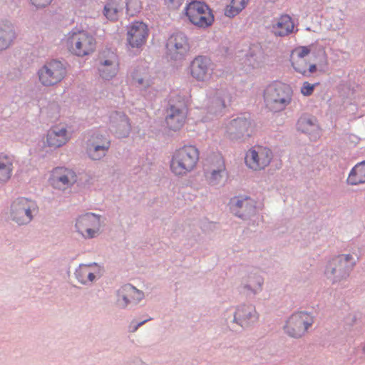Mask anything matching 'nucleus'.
<instances>
[{
  "label": "nucleus",
  "instance_id": "nucleus-1",
  "mask_svg": "<svg viewBox=\"0 0 365 365\" xmlns=\"http://www.w3.org/2000/svg\"><path fill=\"white\" fill-rule=\"evenodd\" d=\"M200 153L194 145H184L176 150L171 158L170 168L176 175H183L192 171L199 160Z\"/></svg>",
  "mask_w": 365,
  "mask_h": 365
},
{
  "label": "nucleus",
  "instance_id": "nucleus-2",
  "mask_svg": "<svg viewBox=\"0 0 365 365\" xmlns=\"http://www.w3.org/2000/svg\"><path fill=\"white\" fill-rule=\"evenodd\" d=\"M263 96L265 106L269 110L279 112L291 103L292 91L286 84L274 82L266 87Z\"/></svg>",
  "mask_w": 365,
  "mask_h": 365
},
{
  "label": "nucleus",
  "instance_id": "nucleus-3",
  "mask_svg": "<svg viewBox=\"0 0 365 365\" xmlns=\"http://www.w3.org/2000/svg\"><path fill=\"white\" fill-rule=\"evenodd\" d=\"M65 46L73 56L83 57L93 53L96 47L94 36L84 30L69 32L64 40Z\"/></svg>",
  "mask_w": 365,
  "mask_h": 365
},
{
  "label": "nucleus",
  "instance_id": "nucleus-4",
  "mask_svg": "<svg viewBox=\"0 0 365 365\" xmlns=\"http://www.w3.org/2000/svg\"><path fill=\"white\" fill-rule=\"evenodd\" d=\"M185 14L189 21L199 28H207L214 22V16L205 3L192 1L187 4Z\"/></svg>",
  "mask_w": 365,
  "mask_h": 365
},
{
  "label": "nucleus",
  "instance_id": "nucleus-5",
  "mask_svg": "<svg viewBox=\"0 0 365 365\" xmlns=\"http://www.w3.org/2000/svg\"><path fill=\"white\" fill-rule=\"evenodd\" d=\"M272 158L273 153L269 148L255 145L247 151L245 161L250 169L257 171L267 167Z\"/></svg>",
  "mask_w": 365,
  "mask_h": 365
},
{
  "label": "nucleus",
  "instance_id": "nucleus-6",
  "mask_svg": "<svg viewBox=\"0 0 365 365\" xmlns=\"http://www.w3.org/2000/svg\"><path fill=\"white\" fill-rule=\"evenodd\" d=\"M66 73V68L58 61L48 62L38 71V80L44 86L57 84L64 78Z\"/></svg>",
  "mask_w": 365,
  "mask_h": 365
},
{
  "label": "nucleus",
  "instance_id": "nucleus-7",
  "mask_svg": "<svg viewBox=\"0 0 365 365\" xmlns=\"http://www.w3.org/2000/svg\"><path fill=\"white\" fill-rule=\"evenodd\" d=\"M312 317L307 312L293 314L284 327L285 331L292 337H301L313 324Z\"/></svg>",
  "mask_w": 365,
  "mask_h": 365
},
{
  "label": "nucleus",
  "instance_id": "nucleus-8",
  "mask_svg": "<svg viewBox=\"0 0 365 365\" xmlns=\"http://www.w3.org/2000/svg\"><path fill=\"white\" fill-rule=\"evenodd\" d=\"M76 181L75 172L63 167L54 168L49 178V183L52 187L63 191L71 188Z\"/></svg>",
  "mask_w": 365,
  "mask_h": 365
},
{
  "label": "nucleus",
  "instance_id": "nucleus-9",
  "mask_svg": "<svg viewBox=\"0 0 365 365\" xmlns=\"http://www.w3.org/2000/svg\"><path fill=\"white\" fill-rule=\"evenodd\" d=\"M310 49L307 46H299L294 48L290 56V61L294 69L304 75L309 76L317 71L315 64H309L306 57L309 54Z\"/></svg>",
  "mask_w": 365,
  "mask_h": 365
},
{
  "label": "nucleus",
  "instance_id": "nucleus-10",
  "mask_svg": "<svg viewBox=\"0 0 365 365\" xmlns=\"http://www.w3.org/2000/svg\"><path fill=\"white\" fill-rule=\"evenodd\" d=\"M100 217L92 213H86L80 216L76 223L77 231L84 238H93L100 231Z\"/></svg>",
  "mask_w": 365,
  "mask_h": 365
},
{
  "label": "nucleus",
  "instance_id": "nucleus-11",
  "mask_svg": "<svg viewBox=\"0 0 365 365\" xmlns=\"http://www.w3.org/2000/svg\"><path fill=\"white\" fill-rule=\"evenodd\" d=\"M34 203L26 198H19L11 205V215L12 220L19 225L27 224L32 220V210Z\"/></svg>",
  "mask_w": 365,
  "mask_h": 365
},
{
  "label": "nucleus",
  "instance_id": "nucleus-12",
  "mask_svg": "<svg viewBox=\"0 0 365 365\" xmlns=\"http://www.w3.org/2000/svg\"><path fill=\"white\" fill-rule=\"evenodd\" d=\"M190 73L197 81H208L212 73L210 59L202 56L195 58L190 66Z\"/></svg>",
  "mask_w": 365,
  "mask_h": 365
},
{
  "label": "nucleus",
  "instance_id": "nucleus-13",
  "mask_svg": "<svg viewBox=\"0 0 365 365\" xmlns=\"http://www.w3.org/2000/svg\"><path fill=\"white\" fill-rule=\"evenodd\" d=\"M149 31L145 24L135 21L128 26L127 41L132 48H140L148 37Z\"/></svg>",
  "mask_w": 365,
  "mask_h": 365
},
{
  "label": "nucleus",
  "instance_id": "nucleus-14",
  "mask_svg": "<svg viewBox=\"0 0 365 365\" xmlns=\"http://www.w3.org/2000/svg\"><path fill=\"white\" fill-rule=\"evenodd\" d=\"M169 55L173 58H178L185 55L189 50V44L186 36L180 32L170 36L166 44Z\"/></svg>",
  "mask_w": 365,
  "mask_h": 365
},
{
  "label": "nucleus",
  "instance_id": "nucleus-15",
  "mask_svg": "<svg viewBox=\"0 0 365 365\" xmlns=\"http://www.w3.org/2000/svg\"><path fill=\"white\" fill-rule=\"evenodd\" d=\"M119 63L117 56L109 53L107 56L100 57L98 67L99 74L103 79L109 80L116 76L118 72Z\"/></svg>",
  "mask_w": 365,
  "mask_h": 365
},
{
  "label": "nucleus",
  "instance_id": "nucleus-16",
  "mask_svg": "<svg viewBox=\"0 0 365 365\" xmlns=\"http://www.w3.org/2000/svg\"><path fill=\"white\" fill-rule=\"evenodd\" d=\"M186 107L183 102H179L177 106H170L166 117V123L170 130L180 129L185 121Z\"/></svg>",
  "mask_w": 365,
  "mask_h": 365
},
{
  "label": "nucleus",
  "instance_id": "nucleus-17",
  "mask_svg": "<svg viewBox=\"0 0 365 365\" xmlns=\"http://www.w3.org/2000/svg\"><path fill=\"white\" fill-rule=\"evenodd\" d=\"M109 146L110 142L107 138L99 134L93 135L89 140L88 155L93 160H99L106 155Z\"/></svg>",
  "mask_w": 365,
  "mask_h": 365
},
{
  "label": "nucleus",
  "instance_id": "nucleus-18",
  "mask_svg": "<svg viewBox=\"0 0 365 365\" xmlns=\"http://www.w3.org/2000/svg\"><path fill=\"white\" fill-rule=\"evenodd\" d=\"M69 140L66 128L58 125L51 128L46 135V145L51 148H58L65 145Z\"/></svg>",
  "mask_w": 365,
  "mask_h": 365
},
{
  "label": "nucleus",
  "instance_id": "nucleus-19",
  "mask_svg": "<svg viewBox=\"0 0 365 365\" xmlns=\"http://www.w3.org/2000/svg\"><path fill=\"white\" fill-rule=\"evenodd\" d=\"M294 22L287 14L280 16L272 26V31L275 36H284L292 33Z\"/></svg>",
  "mask_w": 365,
  "mask_h": 365
},
{
  "label": "nucleus",
  "instance_id": "nucleus-20",
  "mask_svg": "<svg viewBox=\"0 0 365 365\" xmlns=\"http://www.w3.org/2000/svg\"><path fill=\"white\" fill-rule=\"evenodd\" d=\"M250 126V121L245 118H237L229 122L226 129L229 135L240 137L247 133Z\"/></svg>",
  "mask_w": 365,
  "mask_h": 365
},
{
  "label": "nucleus",
  "instance_id": "nucleus-21",
  "mask_svg": "<svg viewBox=\"0 0 365 365\" xmlns=\"http://www.w3.org/2000/svg\"><path fill=\"white\" fill-rule=\"evenodd\" d=\"M115 133L119 138L126 137L130 130L128 118L123 113H115L111 116Z\"/></svg>",
  "mask_w": 365,
  "mask_h": 365
},
{
  "label": "nucleus",
  "instance_id": "nucleus-22",
  "mask_svg": "<svg viewBox=\"0 0 365 365\" xmlns=\"http://www.w3.org/2000/svg\"><path fill=\"white\" fill-rule=\"evenodd\" d=\"M347 182L352 185L365 183V160L357 163L350 171Z\"/></svg>",
  "mask_w": 365,
  "mask_h": 365
},
{
  "label": "nucleus",
  "instance_id": "nucleus-23",
  "mask_svg": "<svg viewBox=\"0 0 365 365\" xmlns=\"http://www.w3.org/2000/svg\"><path fill=\"white\" fill-rule=\"evenodd\" d=\"M216 162L217 163V168H212L210 170L207 171L205 174L207 180L212 185L218 184L221 181L225 170L224 161L221 157H217Z\"/></svg>",
  "mask_w": 365,
  "mask_h": 365
},
{
  "label": "nucleus",
  "instance_id": "nucleus-24",
  "mask_svg": "<svg viewBox=\"0 0 365 365\" xmlns=\"http://www.w3.org/2000/svg\"><path fill=\"white\" fill-rule=\"evenodd\" d=\"M13 172V160L11 157L0 154V183L7 182Z\"/></svg>",
  "mask_w": 365,
  "mask_h": 365
},
{
  "label": "nucleus",
  "instance_id": "nucleus-25",
  "mask_svg": "<svg viewBox=\"0 0 365 365\" xmlns=\"http://www.w3.org/2000/svg\"><path fill=\"white\" fill-rule=\"evenodd\" d=\"M120 293L124 300L123 305L130 302H138L143 297V293L130 284L125 285Z\"/></svg>",
  "mask_w": 365,
  "mask_h": 365
},
{
  "label": "nucleus",
  "instance_id": "nucleus-26",
  "mask_svg": "<svg viewBox=\"0 0 365 365\" xmlns=\"http://www.w3.org/2000/svg\"><path fill=\"white\" fill-rule=\"evenodd\" d=\"M230 206L235 215L243 217V213H241L240 210L245 206V211H248L252 207V200L249 197H234L230 200Z\"/></svg>",
  "mask_w": 365,
  "mask_h": 365
},
{
  "label": "nucleus",
  "instance_id": "nucleus-27",
  "mask_svg": "<svg viewBox=\"0 0 365 365\" xmlns=\"http://www.w3.org/2000/svg\"><path fill=\"white\" fill-rule=\"evenodd\" d=\"M121 0H108L104 6L103 14L110 21L118 19Z\"/></svg>",
  "mask_w": 365,
  "mask_h": 365
},
{
  "label": "nucleus",
  "instance_id": "nucleus-28",
  "mask_svg": "<svg viewBox=\"0 0 365 365\" xmlns=\"http://www.w3.org/2000/svg\"><path fill=\"white\" fill-rule=\"evenodd\" d=\"M250 0H232L225 9V14L228 17H234L239 14L248 4Z\"/></svg>",
  "mask_w": 365,
  "mask_h": 365
},
{
  "label": "nucleus",
  "instance_id": "nucleus-29",
  "mask_svg": "<svg viewBox=\"0 0 365 365\" xmlns=\"http://www.w3.org/2000/svg\"><path fill=\"white\" fill-rule=\"evenodd\" d=\"M255 309L252 306H242L239 307L235 315V319L239 320L241 323L244 322L256 319Z\"/></svg>",
  "mask_w": 365,
  "mask_h": 365
},
{
  "label": "nucleus",
  "instance_id": "nucleus-30",
  "mask_svg": "<svg viewBox=\"0 0 365 365\" xmlns=\"http://www.w3.org/2000/svg\"><path fill=\"white\" fill-rule=\"evenodd\" d=\"M15 37L11 26L6 25L4 29H0V51L6 49L9 46Z\"/></svg>",
  "mask_w": 365,
  "mask_h": 365
},
{
  "label": "nucleus",
  "instance_id": "nucleus-31",
  "mask_svg": "<svg viewBox=\"0 0 365 365\" xmlns=\"http://www.w3.org/2000/svg\"><path fill=\"white\" fill-rule=\"evenodd\" d=\"M76 276L78 281L83 284L91 282L95 279V275L90 265H81L76 272Z\"/></svg>",
  "mask_w": 365,
  "mask_h": 365
},
{
  "label": "nucleus",
  "instance_id": "nucleus-32",
  "mask_svg": "<svg viewBox=\"0 0 365 365\" xmlns=\"http://www.w3.org/2000/svg\"><path fill=\"white\" fill-rule=\"evenodd\" d=\"M133 83L141 88H147L150 85L151 81L148 74L145 72L141 73L136 71L133 74Z\"/></svg>",
  "mask_w": 365,
  "mask_h": 365
},
{
  "label": "nucleus",
  "instance_id": "nucleus-33",
  "mask_svg": "<svg viewBox=\"0 0 365 365\" xmlns=\"http://www.w3.org/2000/svg\"><path fill=\"white\" fill-rule=\"evenodd\" d=\"M352 259V257L349 255H341L338 257L334 259V262H338L339 264V267H334L331 270V274H335L336 272L341 273L342 270H349L350 266L348 264L349 261Z\"/></svg>",
  "mask_w": 365,
  "mask_h": 365
},
{
  "label": "nucleus",
  "instance_id": "nucleus-34",
  "mask_svg": "<svg viewBox=\"0 0 365 365\" xmlns=\"http://www.w3.org/2000/svg\"><path fill=\"white\" fill-rule=\"evenodd\" d=\"M43 112L48 118L56 119L59 117L61 108L57 103L52 102L48 103V105L44 108Z\"/></svg>",
  "mask_w": 365,
  "mask_h": 365
},
{
  "label": "nucleus",
  "instance_id": "nucleus-35",
  "mask_svg": "<svg viewBox=\"0 0 365 365\" xmlns=\"http://www.w3.org/2000/svg\"><path fill=\"white\" fill-rule=\"evenodd\" d=\"M142 8L140 0H127L126 9L127 13L130 16H135Z\"/></svg>",
  "mask_w": 365,
  "mask_h": 365
},
{
  "label": "nucleus",
  "instance_id": "nucleus-36",
  "mask_svg": "<svg viewBox=\"0 0 365 365\" xmlns=\"http://www.w3.org/2000/svg\"><path fill=\"white\" fill-rule=\"evenodd\" d=\"M231 102V96L230 95H225L222 91L218 93L215 100V103L217 106L221 108H225L227 104Z\"/></svg>",
  "mask_w": 365,
  "mask_h": 365
},
{
  "label": "nucleus",
  "instance_id": "nucleus-37",
  "mask_svg": "<svg viewBox=\"0 0 365 365\" xmlns=\"http://www.w3.org/2000/svg\"><path fill=\"white\" fill-rule=\"evenodd\" d=\"M314 87V84H311L309 82H304L301 88V93L304 96H310L313 93Z\"/></svg>",
  "mask_w": 365,
  "mask_h": 365
},
{
  "label": "nucleus",
  "instance_id": "nucleus-38",
  "mask_svg": "<svg viewBox=\"0 0 365 365\" xmlns=\"http://www.w3.org/2000/svg\"><path fill=\"white\" fill-rule=\"evenodd\" d=\"M53 0H31V3L37 7H44L51 3Z\"/></svg>",
  "mask_w": 365,
  "mask_h": 365
},
{
  "label": "nucleus",
  "instance_id": "nucleus-39",
  "mask_svg": "<svg viewBox=\"0 0 365 365\" xmlns=\"http://www.w3.org/2000/svg\"><path fill=\"white\" fill-rule=\"evenodd\" d=\"M165 1L168 6L171 7L178 8L181 5L183 0H165Z\"/></svg>",
  "mask_w": 365,
  "mask_h": 365
},
{
  "label": "nucleus",
  "instance_id": "nucleus-40",
  "mask_svg": "<svg viewBox=\"0 0 365 365\" xmlns=\"http://www.w3.org/2000/svg\"><path fill=\"white\" fill-rule=\"evenodd\" d=\"M148 320H149V319H145V320H144V321H143V322H139V323H138V324H133H133H130V331H133H133H135L137 330V329H138L140 326L143 325L145 322H147V321H148Z\"/></svg>",
  "mask_w": 365,
  "mask_h": 365
},
{
  "label": "nucleus",
  "instance_id": "nucleus-41",
  "mask_svg": "<svg viewBox=\"0 0 365 365\" xmlns=\"http://www.w3.org/2000/svg\"><path fill=\"white\" fill-rule=\"evenodd\" d=\"M254 209H255V207H254V205H252V208H251V209L248 210V211H245V206H243V207H242V209H241L240 212H241V213H243V217H244L246 214H247V213H250V212H252V211L254 210Z\"/></svg>",
  "mask_w": 365,
  "mask_h": 365
},
{
  "label": "nucleus",
  "instance_id": "nucleus-42",
  "mask_svg": "<svg viewBox=\"0 0 365 365\" xmlns=\"http://www.w3.org/2000/svg\"><path fill=\"white\" fill-rule=\"evenodd\" d=\"M363 351H364V352L365 353V345H364V349H363Z\"/></svg>",
  "mask_w": 365,
  "mask_h": 365
}]
</instances>
